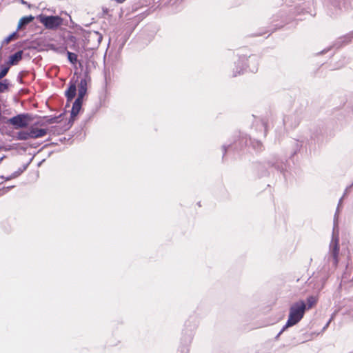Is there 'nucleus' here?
Segmentation results:
<instances>
[{
    "mask_svg": "<svg viewBox=\"0 0 353 353\" xmlns=\"http://www.w3.org/2000/svg\"><path fill=\"white\" fill-rule=\"evenodd\" d=\"M339 227L337 225L336 216L334 217V226L332 231V238L330 244V250L327 256H326L327 262L332 266L336 268L339 263Z\"/></svg>",
    "mask_w": 353,
    "mask_h": 353,
    "instance_id": "obj_1",
    "label": "nucleus"
},
{
    "mask_svg": "<svg viewBox=\"0 0 353 353\" xmlns=\"http://www.w3.org/2000/svg\"><path fill=\"white\" fill-rule=\"evenodd\" d=\"M307 310V305L303 301L294 303L290 307L289 316L283 330L297 324L303 317Z\"/></svg>",
    "mask_w": 353,
    "mask_h": 353,
    "instance_id": "obj_2",
    "label": "nucleus"
},
{
    "mask_svg": "<svg viewBox=\"0 0 353 353\" xmlns=\"http://www.w3.org/2000/svg\"><path fill=\"white\" fill-rule=\"evenodd\" d=\"M274 168L280 172L285 170V163L279 157L274 156L264 163H257L255 169L259 176H265L269 174L268 169Z\"/></svg>",
    "mask_w": 353,
    "mask_h": 353,
    "instance_id": "obj_3",
    "label": "nucleus"
},
{
    "mask_svg": "<svg viewBox=\"0 0 353 353\" xmlns=\"http://www.w3.org/2000/svg\"><path fill=\"white\" fill-rule=\"evenodd\" d=\"M235 137H237L238 139H235L232 143L228 145H223L222 146L223 159H224L228 152H238L241 150L244 146L248 145V137L247 134H241L239 132L238 135L235 136Z\"/></svg>",
    "mask_w": 353,
    "mask_h": 353,
    "instance_id": "obj_4",
    "label": "nucleus"
},
{
    "mask_svg": "<svg viewBox=\"0 0 353 353\" xmlns=\"http://www.w3.org/2000/svg\"><path fill=\"white\" fill-rule=\"evenodd\" d=\"M33 119L32 114L23 113L17 114L8 119V122L12 125L15 129L26 128Z\"/></svg>",
    "mask_w": 353,
    "mask_h": 353,
    "instance_id": "obj_5",
    "label": "nucleus"
},
{
    "mask_svg": "<svg viewBox=\"0 0 353 353\" xmlns=\"http://www.w3.org/2000/svg\"><path fill=\"white\" fill-rule=\"evenodd\" d=\"M39 21L48 29L55 30L63 23V19L59 16H46L39 14L37 17Z\"/></svg>",
    "mask_w": 353,
    "mask_h": 353,
    "instance_id": "obj_6",
    "label": "nucleus"
},
{
    "mask_svg": "<svg viewBox=\"0 0 353 353\" xmlns=\"http://www.w3.org/2000/svg\"><path fill=\"white\" fill-rule=\"evenodd\" d=\"M303 117V112L302 110H296L292 114L283 118V124L285 128H295L301 123Z\"/></svg>",
    "mask_w": 353,
    "mask_h": 353,
    "instance_id": "obj_7",
    "label": "nucleus"
},
{
    "mask_svg": "<svg viewBox=\"0 0 353 353\" xmlns=\"http://www.w3.org/2000/svg\"><path fill=\"white\" fill-rule=\"evenodd\" d=\"M85 44L87 46H90V48H97L102 39L103 36L97 31H87L84 33Z\"/></svg>",
    "mask_w": 353,
    "mask_h": 353,
    "instance_id": "obj_8",
    "label": "nucleus"
},
{
    "mask_svg": "<svg viewBox=\"0 0 353 353\" xmlns=\"http://www.w3.org/2000/svg\"><path fill=\"white\" fill-rule=\"evenodd\" d=\"M352 39H353V31L344 35V36H342V37L338 38L335 41L333 46L334 48H336V49H339V48H341L342 46L349 43L352 41Z\"/></svg>",
    "mask_w": 353,
    "mask_h": 353,
    "instance_id": "obj_9",
    "label": "nucleus"
},
{
    "mask_svg": "<svg viewBox=\"0 0 353 353\" xmlns=\"http://www.w3.org/2000/svg\"><path fill=\"white\" fill-rule=\"evenodd\" d=\"M77 94V85L76 81H73L71 79L69 82L68 88L65 92V97L67 98V101L70 102L74 98Z\"/></svg>",
    "mask_w": 353,
    "mask_h": 353,
    "instance_id": "obj_10",
    "label": "nucleus"
},
{
    "mask_svg": "<svg viewBox=\"0 0 353 353\" xmlns=\"http://www.w3.org/2000/svg\"><path fill=\"white\" fill-rule=\"evenodd\" d=\"M30 128V134L31 139H38L44 137L47 134L48 130L44 128H38L34 125H31Z\"/></svg>",
    "mask_w": 353,
    "mask_h": 353,
    "instance_id": "obj_11",
    "label": "nucleus"
},
{
    "mask_svg": "<svg viewBox=\"0 0 353 353\" xmlns=\"http://www.w3.org/2000/svg\"><path fill=\"white\" fill-rule=\"evenodd\" d=\"M22 57L23 50H19L9 57V59L7 64L9 66L17 65L22 59Z\"/></svg>",
    "mask_w": 353,
    "mask_h": 353,
    "instance_id": "obj_12",
    "label": "nucleus"
},
{
    "mask_svg": "<svg viewBox=\"0 0 353 353\" xmlns=\"http://www.w3.org/2000/svg\"><path fill=\"white\" fill-rule=\"evenodd\" d=\"M87 80L85 78L81 79L79 84V92L77 99L83 100V97L87 92Z\"/></svg>",
    "mask_w": 353,
    "mask_h": 353,
    "instance_id": "obj_13",
    "label": "nucleus"
},
{
    "mask_svg": "<svg viewBox=\"0 0 353 353\" xmlns=\"http://www.w3.org/2000/svg\"><path fill=\"white\" fill-rule=\"evenodd\" d=\"M258 61H259V59L256 55H251L249 57V58L248 59V68H249V70L250 72L254 73L257 71Z\"/></svg>",
    "mask_w": 353,
    "mask_h": 353,
    "instance_id": "obj_14",
    "label": "nucleus"
},
{
    "mask_svg": "<svg viewBox=\"0 0 353 353\" xmlns=\"http://www.w3.org/2000/svg\"><path fill=\"white\" fill-rule=\"evenodd\" d=\"M82 103H83V100L77 99V98L75 99L74 102L73 103L72 108L71 112H70L72 119L75 118L77 116L80 110L81 109Z\"/></svg>",
    "mask_w": 353,
    "mask_h": 353,
    "instance_id": "obj_15",
    "label": "nucleus"
},
{
    "mask_svg": "<svg viewBox=\"0 0 353 353\" xmlns=\"http://www.w3.org/2000/svg\"><path fill=\"white\" fill-rule=\"evenodd\" d=\"M34 20V17L32 15L23 17L19 21L17 30L23 28L29 24Z\"/></svg>",
    "mask_w": 353,
    "mask_h": 353,
    "instance_id": "obj_16",
    "label": "nucleus"
},
{
    "mask_svg": "<svg viewBox=\"0 0 353 353\" xmlns=\"http://www.w3.org/2000/svg\"><path fill=\"white\" fill-rule=\"evenodd\" d=\"M17 140L19 141H26L30 139H31L30 134V128H28L27 131H19L17 133V135L15 137Z\"/></svg>",
    "mask_w": 353,
    "mask_h": 353,
    "instance_id": "obj_17",
    "label": "nucleus"
},
{
    "mask_svg": "<svg viewBox=\"0 0 353 353\" xmlns=\"http://www.w3.org/2000/svg\"><path fill=\"white\" fill-rule=\"evenodd\" d=\"M248 143L252 148L257 152L261 151L263 149V145L259 141L255 139L252 140L250 137H248Z\"/></svg>",
    "mask_w": 353,
    "mask_h": 353,
    "instance_id": "obj_18",
    "label": "nucleus"
},
{
    "mask_svg": "<svg viewBox=\"0 0 353 353\" xmlns=\"http://www.w3.org/2000/svg\"><path fill=\"white\" fill-rule=\"evenodd\" d=\"M245 59V57H240L239 61H238V65L236 66V70H235L234 69V71H233V77H236L237 74H241V73H243V70H245V68L243 66H241L239 67V65L240 64H243V63L244 62Z\"/></svg>",
    "mask_w": 353,
    "mask_h": 353,
    "instance_id": "obj_19",
    "label": "nucleus"
},
{
    "mask_svg": "<svg viewBox=\"0 0 353 353\" xmlns=\"http://www.w3.org/2000/svg\"><path fill=\"white\" fill-rule=\"evenodd\" d=\"M10 86V82L8 79H3L0 81V93L7 91Z\"/></svg>",
    "mask_w": 353,
    "mask_h": 353,
    "instance_id": "obj_20",
    "label": "nucleus"
},
{
    "mask_svg": "<svg viewBox=\"0 0 353 353\" xmlns=\"http://www.w3.org/2000/svg\"><path fill=\"white\" fill-rule=\"evenodd\" d=\"M39 118L41 119V117H39ZM42 119L43 120H46V123L47 124H52V123H59V122L58 121V117H56L45 116V117H43Z\"/></svg>",
    "mask_w": 353,
    "mask_h": 353,
    "instance_id": "obj_21",
    "label": "nucleus"
},
{
    "mask_svg": "<svg viewBox=\"0 0 353 353\" xmlns=\"http://www.w3.org/2000/svg\"><path fill=\"white\" fill-rule=\"evenodd\" d=\"M67 56L68 61L72 64H75L77 62V55L75 53L67 51Z\"/></svg>",
    "mask_w": 353,
    "mask_h": 353,
    "instance_id": "obj_22",
    "label": "nucleus"
},
{
    "mask_svg": "<svg viewBox=\"0 0 353 353\" xmlns=\"http://www.w3.org/2000/svg\"><path fill=\"white\" fill-rule=\"evenodd\" d=\"M28 165H29V163L23 165V166L21 168H19L17 171H15L14 172H13L12 174V177L16 178V177L19 176L21 174H22L27 169Z\"/></svg>",
    "mask_w": 353,
    "mask_h": 353,
    "instance_id": "obj_23",
    "label": "nucleus"
},
{
    "mask_svg": "<svg viewBox=\"0 0 353 353\" xmlns=\"http://www.w3.org/2000/svg\"><path fill=\"white\" fill-rule=\"evenodd\" d=\"M17 30L12 32L11 34H10L8 37L5 38V39L3 41L2 45L8 44L13 39L17 38L18 37Z\"/></svg>",
    "mask_w": 353,
    "mask_h": 353,
    "instance_id": "obj_24",
    "label": "nucleus"
},
{
    "mask_svg": "<svg viewBox=\"0 0 353 353\" xmlns=\"http://www.w3.org/2000/svg\"><path fill=\"white\" fill-rule=\"evenodd\" d=\"M317 299L315 296H310L307 298V309H310L316 303Z\"/></svg>",
    "mask_w": 353,
    "mask_h": 353,
    "instance_id": "obj_25",
    "label": "nucleus"
},
{
    "mask_svg": "<svg viewBox=\"0 0 353 353\" xmlns=\"http://www.w3.org/2000/svg\"><path fill=\"white\" fill-rule=\"evenodd\" d=\"M10 70V66L7 64V65H1L0 70V80L2 79L6 75L8 74Z\"/></svg>",
    "mask_w": 353,
    "mask_h": 353,
    "instance_id": "obj_26",
    "label": "nucleus"
},
{
    "mask_svg": "<svg viewBox=\"0 0 353 353\" xmlns=\"http://www.w3.org/2000/svg\"><path fill=\"white\" fill-rule=\"evenodd\" d=\"M47 123H46V120H43L42 119V120L36 121L32 125H34L35 127H37L38 125H39V126H44Z\"/></svg>",
    "mask_w": 353,
    "mask_h": 353,
    "instance_id": "obj_27",
    "label": "nucleus"
},
{
    "mask_svg": "<svg viewBox=\"0 0 353 353\" xmlns=\"http://www.w3.org/2000/svg\"><path fill=\"white\" fill-rule=\"evenodd\" d=\"M74 118L72 119V117H70V119L68 121V123L67 124V128H65V130H68L69 128H71V126L72 125V124L74 123Z\"/></svg>",
    "mask_w": 353,
    "mask_h": 353,
    "instance_id": "obj_28",
    "label": "nucleus"
},
{
    "mask_svg": "<svg viewBox=\"0 0 353 353\" xmlns=\"http://www.w3.org/2000/svg\"><path fill=\"white\" fill-rule=\"evenodd\" d=\"M261 127L263 128L264 130V136H265L266 134V131H267V126H266V123L265 121L262 120L261 121Z\"/></svg>",
    "mask_w": 353,
    "mask_h": 353,
    "instance_id": "obj_29",
    "label": "nucleus"
},
{
    "mask_svg": "<svg viewBox=\"0 0 353 353\" xmlns=\"http://www.w3.org/2000/svg\"><path fill=\"white\" fill-rule=\"evenodd\" d=\"M192 339V330H190V333L188 334V337L185 339V342H190Z\"/></svg>",
    "mask_w": 353,
    "mask_h": 353,
    "instance_id": "obj_30",
    "label": "nucleus"
},
{
    "mask_svg": "<svg viewBox=\"0 0 353 353\" xmlns=\"http://www.w3.org/2000/svg\"><path fill=\"white\" fill-rule=\"evenodd\" d=\"M69 41L72 42V43H75L76 41H77V39L74 36H70L69 37Z\"/></svg>",
    "mask_w": 353,
    "mask_h": 353,
    "instance_id": "obj_31",
    "label": "nucleus"
},
{
    "mask_svg": "<svg viewBox=\"0 0 353 353\" xmlns=\"http://www.w3.org/2000/svg\"><path fill=\"white\" fill-rule=\"evenodd\" d=\"M183 1V0H170V3H171V4H175V3H176L177 2H179V1Z\"/></svg>",
    "mask_w": 353,
    "mask_h": 353,
    "instance_id": "obj_32",
    "label": "nucleus"
},
{
    "mask_svg": "<svg viewBox=\"0 0 353 353\" xmlns=\"http://www.w3.org/2000/svg\"><path fill=\"white\" fill-rule=\"evenodd\" d=\"M2 179H5L6 181L10 180L12 179H14V177H12V174L8 177H4L3 176H1Z\"/></svg>",
    "mask_w": 353,
    "mask_h": 353,
    "instance_id": "obj_33",
    "label": "nucleus"
},
{
    "mask_svg": "<svg viewBox=\"0 0 353 353\" xmlns=\"http://www.w3.org/2000/svg\"><path fill=\"white\" fill-rule=\"evenodd\" d=\"M347 63V60L345 58H344L343 61V63L341 65H339L338 68L342 67L343 65L346 64Z\"/></svg>",
    "mask_w": 353,
    "mask_h": 353,
    "instance_id": "obj_34",
    "label": "nucleus"
},
{
    "mask_svg": "<svg viewBox=\"0 0 353 353\" xmlns=\"http://www.w3.org/2000/svg\"><path fill=\"white\" fill-rule=\"evenodd\" d=\"M12 188V186H10V187H7V188H2V191H3V192H7V191H8L9 190H10V188ZM0 191H1V190H0Z\"/></svg>",
    "mask_w": 353,
    "mask_h": 353,
    "instance_id": "obj_35",
    "label": "nucleus"
},
{
    "mask_svg": "<svg viewBox=\"0 0 353 353\" xmlns=\"http://www.w3.org/2000/svg\"><path fill=\"white\" fill-rule=\"evenodd\" d=\"M332 318H331V319L328 321V322L325 324V325L323 327V330H325V329L328 327L329 324L330 323V322H331V321H332Z\"/></svg>",
    "mask_w": 353,
    "mask_h": 353,
    "instance_id": "obj_36",
    "label": "nucleus"
},
{
    "mask_svg": "<svg viewBox=\"0 0 353 353\" xmlns=\"http://www.w3.org/2000/svg\"><path fill=\"white\" fill-rule=\"evenodd\" d=\"M285 330H283V328L281 330V331L277 334V336H276V339L279 338V336L284 332Z\"/></svg>",
    "mask_w": 353,
    "mask_h": 353,
    "instance_id": "obj_37",
    "label": "nucleus"
},
{
    "mask_svg": "<svg viewBox=\"0 0 353 353\" xmlns=\"http://www.w3.org/2000/svg\"><path fill=\"white\" fill-rule=\"evenodd\" d=\"M296 145L297 149L299 148L300 147H301V144H300L298 141L296 142Z\"/></svg>",
    "mask_w": 353,
    "mask_h": 353,
    "instance_id": "obj_38",
    "label": "nucleus"
},
{
    "mask_svg": "<svg viewBox=\"0 0 353 353\" xmlns=\"http://www.w3.org/2000/svg\"><path fill=\"white\" fill-rule=\"evenodd\" d=\"M337 208H339V206H337ZM338 210H339V209H337V210H336V213H335V214H334V216H335V215L336 216V221H338V215H337Z\"/></svg>",
    "mask_w": 353,
    "mask_h": 353,
    "instance_id": "obj_39",
    "label": "nucleus"
},
{
    "mask_svg": "<svg viewBox=\"0 0 353 353\" xmlns=\"http://www.w3.org/2000/svg\"><path fill=\"white\" fill-rule=\"evenodd\" d=\"M63 114L62 113V114H60L59 115L55 116V117H58V120H59V119H61L63 117Z\"/></svg>",
    "mask_w": 353,
    "mask_h": 353,
    "instance_id": "obj_40",
    "label": "nucleus"
},
{
    "mask_svg": "<svg viewBox=\"0 0 353 353\" xmlns=\"http://www.w3.org/2000/svg\"><path fill=\"white\" fill-rule=\"evenodd\" d=\"M18 80L20 83H23V80H22V78L21 77H18Z\"/></svg>",
    "mask_w": 353,
    "mask_h": 353,
    "instance_id": "obj_41",
    "label": "nucleus"
},
{
    "mask_svg": "<svg viewBox=\"0 0 353 353\" xmlns=\"http://www.w3.org/2000/svg\"><path fill=\"white\" fill-rule=\"evenodd\" d=\"M351 188V185L347 187L346 189H345V192L344 193V194H345L347 193V192L348 191V190Z\"/></svg>",
    "mask_w": 353,
    "mask_h": 353,
    "instance_id": "obj_42",
    "label": "nucleus"
},
{
    "mask_svg": "<svg viewBox=\"0 0 353 353\" xmlns=\"http://www.w3.org/2000/svg\"><path fill=\"white\" fill-rule=\"evenodd\" d=\"M21 3H22L23 4H26V3H27L24 0H21Z\"/></svg>",
    "mask_w": 353,
    "mask_h": 353,
    "instance_id": "obj_43",
    "label": "nucleus"
},
{
    "mask_svg": "<svg viewBox=\"0 0 353 353\" xmlns=\"http://www.w3.org/2000/svg\"><path fill=\"white\" fill-rule=\"evenodd\" d=\"M342 199H343V197L340 199L339 205L341 204Z\"/></svg>",
    "mask_w": 353,
    "mask_h": 353,
    "instance_id": "obj_44",
    "label": "nucleus"
},
{
    "mask_svg": "<svg viewBox=\"0 0 353 353\" xmlns=\"http://www.w3.org/2000/svg\"><path fill=\"white\" fill-rule=\"evenodd\" d=\"M296 153V150H295L293 153V155L295 154Z\"/></svg>",
    "mask_w": 353,
    "mask_h": 353,
    "instance_id": "obj_45",
    "label": "nucleus"
},
{
    "mask_svg": "<svg viewBox=\"0 0 353 353\" xmlns=\"http://www.w3.org/2000/svg\"><path fill=\"white\" fill-rule=\"evenodd\" d=\"M3 157H1V158L0 159V161H2V159H3Z\"/></svg>",
    "mask_w": 353,
    "mask_h": 353,
    "instance_id": "obj_46",
    "label": "nucleus"
}]
</instances>
